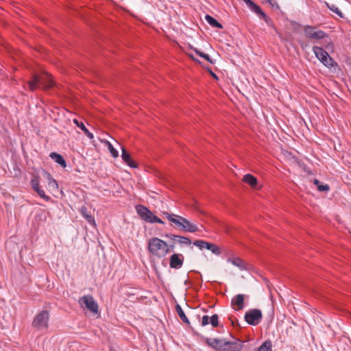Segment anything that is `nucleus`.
Here are the masks:
<instances>
[{
  "mask_svg": "<svg viewBox=\"0 0 351 351\" xmlns=\"http://www.w3.org/2000/svg\"><path fill=\"white\" fill-rule=\"evenodd\" d=\"M174 245L158 237H152L147 241V251L155 258H162L173 250Z\"/></svg>",
  "mask_w": 351,
  "mask_h": 351,
  "instance_id": "1",
  "label": "nucleus"
},
{
  "mask_svg": "<svg viewBox=\"0 0 351 351\" xmlns=\"http://www.w3.org/2000/svg\"><path fill=\"white\" fill-rule=\"evenodd\" d=\"M162 215L168 219L171 223L173 224L176 228L181 230L189 232H195L199 230L195 223L191 222L189 220L180 215L169 213L167 212H163Z\"/></svg>",
  "mask_w": 351,
  "mask_h": 351,
  "instance_id": "2",
  "label": "nucleus"
},
{
  "mask_svg": "<svg viewBox=\"0 0 351 351\" xmlns=\"http://www.w3.org/2000/svg\"><path fill=\"white\" fill-rule=\"evenodd\" d=\"M28 89L34 91L41 85L44 89L50 88L53 86L54 82L52 77L48 73L44 72L40 75L34 74L30 80L27 82Z\"/></svg>",
  "mask_w": 351,
  "mask_h": 351,
  "instance_id": "3",
  "label": "nucleus"
},
{
  "mask_svg": "<svg viewBox=\"0 0 351 351\" xmlns=\"http://www.w3.org/2000/svg\"><path fill=\"white\" fill-rule=\"evenodd\" d=\"M49 311L42 310L34 318L32 326L38 330H47L49 322Z\"/></svg>",
  "mask_w": 351,
  "mask_h": 351,
  "instance_id": "4",
  "label": "nucleus"
},
{
  "mask_svg": "<svg viewBox=\"0 0 351 351\" xmlns=\"http://www.w3.org/2000/svg\"><path fill=\"white\" fill-rule=\"evenodd\" d=\"M136 210L140 217L148 223H158L164 224V221L156 216L152 211H150L147 207L143 205L136 206Z\"/></svg>",
  "mask_w": 351,
  "mask_h": 351,
  "instance_id": "5",
  "label": "nucleus"
},
{
  "mask_svg": "<svg viewBox=\"0 0 351 351\" xmlns=\"http://www.w3.org/2000/svg\"><path fill=\"white\" fill-rule=\"evenodd\" d=\"M313 51L316 58L326 67L332 68L335 64V60L329 56L322 47L314 46Z\"/></svg>",
  "mask_w": 351,
  "mask_h": 351,
  "instance_id": "6",
  "label": "nucleus"
},
{
  "mask_svg": "<svg viewBox=\"0 0 351 351\" xmlns=\"http://www.w3.org/2000/svg\"><path fill=\"white\" fill-rule=\"evenodd\" d=\"M79 304L82 308H86L92 313H97L99 311L98 304L92 295L82 296L79 300Z\"/></svg>",
  "mask_w": 351,
  "mask_h": 351,
  "instance_id": "7",
  "label": "nucleus"
},
{
  "mask_svg": "<svg viewBox=\"0 0 351 351\" xmlns=\"http://www.w3.org/2000/svg\"><path fill=\"white\" fill-rule=\"evenodd\" d=\"M262 317L261 311L257 308L250 309L245 314V322L252 326L258 325L261 322Z\"/></svg>",
  "mask_w": 351,
  "mask_h": 351,
  "instance_id": "8",
  "label": "nucleus"
},
{
  "mask_svg": "<svg viewBox=\"0 0 351 351\" xmlns=\"http://www.w3.org/2000/svg\"><path fill=\"white\" fill-rule=\"evenodd\" d=\"M304 32L305 36L309 39L319 40L327 37V34L324 32L317 30L315 27L311 25L304 26Z\"/></svg>",
  "mask_w": 351,
  "mask_h": 351,
  "instance_id": "9",
  "label": "nucleus"
},
{
  "mask_svg": "<svg viewBox=\"0 0 351 351\" xmlns=\"http://www.w3.org/2000/svg\"><path fill=\"white\" fill-rule=\"evenodd\" d=\"M193 245L198 247L200 250L206 248L210 250L216 255H219L221 254L219 247L214 243H210L203 240H196L193 242Z\"/></svg>",
  "mask_w": 351,
  "mask_h": 351,
  "instance_id": "10",
  "label": "nucleus"
},
{
  "mask_svg": "<svg viewBox=\"0 0 351 351\" xmlns=\"http://www.w3.org/2000/svg\"><path fill=\"white\" fill-rule=\"evenodd\" d=\"M243 348V342L239 339L234 341H223L219 351H240Z\"/></svg>",
  "mask_w": 351,
  "mask_h": 351,
  "instance_id": "11",
  "label": "nucleus"
},
{
  "mask_svg": "<svg viewBox=\"0 0 351 351\" xmlns=\"http://www.w3.org/2000/svg\"><path fill=\"white\" fill-rule=\"evenodd\" d=\"M247 296L243 294H238L232 298L231 305L234 310L241 311L244 308V300Z\"/></svg>",
  "mask_w": 351,
  "mask_h": 351,
  "instance_id": "12",
  "label": "nucleus"
},
{
  "mask_svg": "<svg viewBox=\"0 0 351 351\" xmlns=\"http://www.w3.org/2000/svg\"><path fill=\"white\" fill-rule=\"evenodd\" d=\"M184 262V257L180 254H173L171 256L169 260V265L173 269H180Z\"/></svg>",
  "mask_w": 351,
  "mask_h": 351,
  "instance_id": "13",
  "label": "nucleus"
},
{
  "mask_svg": "<svg viewBox=\"0 0 351 351\" xmlns=\"http://www.w3.org/2000/svg\"><path fill=\"white\" fill-rule=\"evenodd\" d=\"M248 6L249 8L256 14L261 16L267 23H268V18L266 16V14L262 11L261 8L256 5L255 3H254L251 0H243Z\"/></svg>",
  "mask_w": 351,
  "mask_h": 351,
  "instance_id": "14",
  "label": "nucleus"
},
{
  "mask_svg": "<svg viewBox=\"0 0 351 351\" xmlns=\"http://www.w3.org/2000/svg\"><path fill=\"white\" fill-rule=\"evenodd\" d=\"M121 151V158L130 167H138L137 163L132 159L130 154L126 151V149L124 147H122Z\"/></svg>",
  "mask_w": 351,
  "mask_h": 351,
  "instance_id": "15",
  "label": "nucleus"
},
{
  "mask_svg": "<svg viewBox=\"0 0 351 351\" xmlns=\"http://www.w3.org/2000/svg\"><path fill=\"white\" fill-rule=\"evenodd\" d=\"M167 237L171 239V240L176 241L177 242L182 245H189L191 244V239L186 237L176 234H169L167 235Z\"/></svg>",
  "mask_w": 351,
  "mask_h": 351,
  "instance_id": "16",
  "label": "nucleus"
},
{
  "mask_svg": "<svg viewBox=\"0 0 351 351\" xmlns=\"http://www.w3.org/2000/svg\"><path fill=\"white\" fill-rule=\"evenodd\" d=\"M80 213L86 221L93 226H96V223L94 217L90 213L86 206H82L80 208Z\"/></svg>",
  "mask_w": 351,
  "mask_h": 351,
  "instance_id": "17",
  "label": "nucleus"
},
{
  "mask_svg": "<svg viewBox=\"0 0 351 351\" xmlns=\"http://www.w3.org/2000/svg\"><path fill=\"white\" fill-rule=\"evenodd\" d=\"M73 123L84 132L88 138L93 139L94 138L93 134L88 131L82 121L75 119Z\"/></svg>",
  "mask_w": 351,
  "mask_h": 351,
  "instance_id": "18",
  "label": "nucleus"
},
{
  "mask_svg": "<svg viewBox=\"0 0 351 351\" xmlns=\"http://www.w3.org/2000/svg\"><path fill=\"white\" fill-rule=\"evenodd\" d=\"M50 157L54 160V161L59 164L62 167H66V162L64 158L59 154H57L56 152H52L50 154Z\"/></svg>",
  "mask_w": 351,
  "mask_h": 351,
  "instance_id": "19",
  "label": "nucleus"
},
{
  "mask_svg": "<svg viewBox=\"0 0 351 351\" xmlns=\"http://www.w3.org/2000/svg\"><path fill=\"white\" fill-rule=\"evenodd\" d=\"M243 181L253 188H255L258 183L256 178L251 174H247L244 176L243 178Z\"/></svg>",
  "mask_w": 351,
  "mask_h": 351,
  "instance_id": "20",
  "label": "nucleus"
},
{
  "mask_svg": "<svg viewBox=\"0 0 351 351\" xmlns=\"http://www.w3.org/2000/svg\"><path fill=\"white\" fill-rule=\"evenodd\" d=\"M45 175L46 176V178L48 180V185L53 190H58V184L56 180H54L51 175L48 172H45Z\"/></svg>",
  "mask_w": 351,
  "mask_h": 351,
  "instance_id": "21",
  "label": "nucleus"
},
{
  "mask_svg": "<svg viewBox=\"0 0 351 351\" xmlns=\"http://www.w3.org/2000/svg\"><path fill=\"white\" fill-rule=\"evenodd\" d=\"M206 342L208 343V345L216 348L217 350H218L219 351L221 349L222 343H223V340L217 339H208L206 340Z\"/></svg>",
  "mask_w": 351,
  "mask_h": 351,
  "instance_id": "22",
  "label": "nucleus"
},
{
  "mask_svg": "<svg viewBox=\"0 0 351 351\" xmlns=\"http://www.w3.org/2000/svg\"><path fill=\"white\" fill-rule=\"evenodd\" d=\"M206 21L213 27H217L221 29L223 27L222 25L219 23L215 19L210 15H206L205 16Z\"/></svg>",
  "mask_w": 351,
  "mask_h": 351,
  "instance_id": "23",
  "label": "nucleus"
},
{
  "mask_svg": "<svg viewBox=\"0 0 351 351\" xmlns=\"http://www.w3.org/2000/svg\"><path fill=\"white\" fill-rule=\"evenodd\" d=\"M176 312L178 314L180 318L182 320V322L186 324H189V321L188 318L186 317L182 308H181V306L179 304L176 305Z\"/></svg>",
  "mask_w": 351,
  "mask_h": 351,
  "instance_id": "24",
  "label": "nucleus"
},
{
  "mask_svg": "<svg viewBox=\"0 0 351 351\" xmlns=\"http://www.w3.org/2000/svg\"><path fill=\"white\" fill-rule=\"evenodd\" d=\"M108 148V150L110 151L111 155L114 158H117L119 156V152L117 149L114 148L112 145L108 141H102Z\"/></svg>",
  "mask_w": 351,
  "mask_h": 351,
  "instance_id": "25",
  "label": "nucleus"
},
{
  "mask_svg": "<svg viewBox=\"0 0 351 351\" xmlns=\"http://www.w3.org/2000/svg\"><path fill=\"white\" fill-rule=\"evenodd\" d=\"M271 342L266 341L256 351H271Z\"/></svg>",
  "mask_w": 351,
  "mask_h": 351,
  "instance_id": "26",
  "label": "nucleus"
},
{
  "mask_svg": "<svg viewBox=\"0 0 351 351\" xmlns=\"http://www.w3.org/2000/svg\"><path fill=\"white\" fill-rule=\"evenodd\" d=\"M314 184L317 186L319 191H328L330 189L328 184H320L319 180L317 179L314 180Z\"/></svg>",
  "mask_w": 351,
  "mask_h": 351,
  "instance_id": "27",
  "label": "nucleus"
},
{
  "mask_svg": "<svg viewBox=\"0 0 351 351\" xmlns=\"http://www.w3.org/2000/svg\"><path fill=\"white\" fill-rule=\"evenodd\" d=\"M229 261L231 262V263L241 269L243 268V261L239 258H234L232 259H229Z\"/></svg>",
  "mask_w": 351,
  "mask_h": 351,
  "instance_id": "28",
  "label": "nucleus"
},
{
  "mask_svg": "<svg viewBox=\"0 0 351 351\" xmlns=\"http://www.w3.org/2000/svg\"><path fill=\"white\" fill-rule=\"evenodd\" d=\"M327 5V7L331 10L333 12L336 13L339 16H340L341 18H343V13L339 10V9L335 6V5H330L328 3H326Z\"/></svg>",
  "mask_w": 351,
  "mask_h": 351,
  "instance_id": "29",
  "label": "nucleus"
},
{
  "mask_svg": "<svg viewBox=\"0 0 351 351\" xmlns=\"http://www.w3.org/2000/svg\"><path fill=\"white\" fill-rule=\"evenodd\" d=\"M210 323L213 327L218 326L219 317L217 314H215L210 317Z\"/></svg>",
  "mask_w": 351,
  "mask_h": 351,
  "instance_id": "30",
  "label": "nucleus"
},
{
  "mask_svg": "<svg viewBox=\"0 0 351 351\" xmlns=\"http://www.w3.org/2000/svg\"><path fill=\"white\" fill-rule=\"evenodd\" d=\"M31 184L34 191L37 190L38 189H40L39 180L38 177H34V178H32L31 180Z\"/></svg>",
  "mask_w": 351,
  "mask_h": 351,
  "instance_id": "31",
  "label": "nucleus"
},
{
  "mask_svg": "<svg viewBox=\"0 0 351 351\" xmlns=\"http://www.w3.org/2000/svg\"><path fill=\"white\" fill-rule=\"evenodd\" d=\"M36 191L39 195V196L40 197H42L43 199H45V200L49 199V197L46 195L45 191L43 189H41L40 188L36 190Z\"/></svg>",
  "mask_w": 351,
  "mask_h": 351,
  "instance_id": "32",
  "label": "nucleus"
},
{
  "mask_svg": "<svg viewBox=\"0 0 351 351\" xmlns=\"http://www.w3.org/2000/svg\"><path fill=\"white\" fill-rule=\"evenodd\" d=\"M324 47H326V49L328 50L333 49V44L330 39L326 40L324 43Z\"/></svg>",
  "mask_w": 351,
  "mask_h": 351,
  "instance_id": "33",
  "label": "nucleus"
},
{
  "mask_svg": "<svg viewBox=\"0 0 351 351\" xmlns=\"http://www.w3.org/2000/svg\"><path fill=\"white\" fill-rule=\"evenodd\" d=\"M210 323V317L208 315H204L202 319V326H204Z\"/></svg>",
  "mask_w": 351,
  "mask_h": 351,
  "instance_id": "34",
  "label": "nucleus"
},
{
  "mask_svg": "<svg viewBox=\"0 0 351 351\" xmlns=\"http://www.w3.org/2000/svg\"><path fill=\"white\" fill-rule=\"evenodd\" d=\"M193 51L195 52V53H196L197 55H198L199 56H200V57H202V58H204V56H205V54H206V53H204L202 52L201 51H199V49H197V48H193Z\"/></svg>",
  "mask_w": 351,
  "mask_h": 351,
  "instance_id": "35",
  "label": "nucleus"
},
{
  "mask_svg": "<svg viewBox=\"0 0 351 351\" xmlns=\"http://www.w3.org/2000/svg\"><path fill=\"white\" fill-rule=\"evenodd\" d=\"M193 51L195 52V53H196L197 55H198L199 56H200V57H202V58H204V56H205V54H206V53H204L202 52L201 51H199V49H197V48H193Z\"/></svg>",
  "mask_w": 351,
  "mask_h": 351,
  "instance_id": "36",
  "label": "nucleus"
},
{
  "mask_svg": "<svg viewBox=\"0 0 351 351\" xmlns=\"http://www.w3.org/2000/svg\"><path fill=\"white\" fill-rule=\"evenodd\" d=\"M204 59H205L206 60H207L208 62H209L211 64H214L215 63V61L213 59H211L210 58V56L208 54H206V53L205 54V56L204 57Z\"/></svg>",
  "mask_w": 351,
  "mask_h": 351,
  "instance_id": "37",
  "label": "nucleus"
},
{
  "mask_svg": "<svg viewBox=\"0 0 351 351\" xmlns=\"http://www.w3.org/2000/svg\"><path fill=\"white\" fill-rule=\"evenodd\" d=\"M204 59H205L206 60H207L208 62H209L211 64H214L215 63V61L213 59H211L210 58V56L208 54H206V53L205 54V56L204 57Z\"/></svg>",
  "mask_w": 351,
  "mask_h": 351,
  "instance_id": "38",
  "label": "nucleus"
},
{
  "mask_svg": "<svg viewBox=\"0 0 351 351\" xmlns=\"http://www.w3.org/2000/svg\"><path fill=\"white\" fill-rule=\"evenodd\" d=\"M208 71H209L210 74L211 75V76H213L216 80L218 79V77L217 76V75L215 73H213L210 69H208Z\"/></svg>",
  "mask_w": 351,
  "mask_h": 351,
  "instance_id": "39",
  "label": "nucleus"
},
{
  "mask_svg": "<svg viewBox=\"0 0 351 351\" xmlns=\"http://www.w3.org/2000/svg\"><path fill=\"white\" fill-rule=\"evenodd\" d=\"M190 57H191L193 60H195V59L193 58V56L192 55H190Z\"/></svg>",
  "mask_w": 351,
  "mask_h": 351,
  "instance_id": "40",
  "label": "nucleus"
}]
</instances>
